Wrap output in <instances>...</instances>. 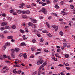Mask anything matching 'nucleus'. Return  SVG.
Masks as SVG:
<instances>
[{
  "instance_id": "nucleus-1",
  "label": "nucleus",
  "mask_w": 75,
  "mask_h": 75,
  "mask_svg": "<svg viewBox=\"0 0 75 75\" xmlns=\"http://www.w3.org/2000/svg\"><path fill=\"white\" fill-rule=\"evenodd\" d=\"M43 63V61L40 59L37 62V65H40V64H42Z\"/></svg>"
},
{
  "instance_id": "nucleus-2",
  "label": "nucleus",
  "mask_w": 75,
  "mask_h": 75,
  "mask_svg": "<svg viewBox=\"0 0 75 75\" xmlns=\"http://www.w3.org/2000/svg\"><path fill=\"white\" fill-rule=\"evenodd\" d=\"M1 25L2 27H4L5 25H7V24L6 22H3L1 23Z\"/></svg>"
},
{
  "instance_id": "nucleus-3",
  "label": "nucleus",
  "mask_w": 75,
  "mask_h": 75,
  "mask_svg": "<svg viewBox=\"0 0 75 75\" xmlns=\"http://www.w3.org/2000/svg\"><path fill=\"white\" fill-rule=\"evenodd\" d=\"M47 62H45L42 65H41L40 67L39 68V69H40V70H41V68H42V67H44L45 65H47Z\"/></svg>"
},
{
  "instance_id": "nucleus-4",
  "label": "nucleus",
  "mask_w": 75,
  "mask_h": 75,
  "mask_svg": "<svg viewBox=\"0 0 75 75\" xmlns=\"http://www.w3.org/2000/svg\"><path fill=\"white\" fill-rule=\"evenodd\" d=\"M41 10L42 12H43L44 14H47V11H46L45 8H42Z\"/></svg>"
},
{
  "instance_id": "nucleus-5",
  "label": "nucleus",
  "mask_w": 75,
  "mask_h": 75,
  "mask_svg": "<svg viewBox=\"0 0 75 75\" xmlns=\"http://www.w3.org/2000/svg\"><path fill=\"white\" fill-rule=\"evenodd\" d=\"M53 28H54L55 31H57L58 30V26L55 25L53 26Z\"/></svg>"
},
{
  "instance_id": "nucleus-6",
  "label": "nucleus",
  "mask_w": 75,
  "mask_h": 75,
  "mask_svg": "<svg viewBox=\"0 0 75 75\" xmlns=\"http://www.w3.org/2000/svg\"><path fill=\"white\" fill-rule=\"evenodd\" d=\"M17 69H13V73H14L15 74H16L17 72H18V71H16Z\"/></svg>"
},
{
  "instance_id": "nucleus-7",
  "label": "nucleus",
  "mask_w": 75,
  "mask_h": 75,
  "mask_svg": "<svg viewBox=\"0 0 75 75\" xmlns=\"http://www.w3.org/2000/svg\"><path fill=\"white\" fill-rule=\"evenodd\" d=\"M31 21L32 23H36V22H37V21H36V20L34 19H33L31 20Z\"/></svg>"
},
{
  "instance_id": "nucleus-8",
  "label": "nucleus",
  "mask_w": 75,
  "mask_h": 75,
  "mask_svg": "<svg viewBox=\"0 0 75 75\" xmlns=\"http://www.w3.org/2000/svg\"><path fill=\"white\" fill-rule=\"evenodd\" d=\"M21 17L23 18H27V16L25 15H22Z\"/></svg>"
},
{
  "instance_id": "nucleus-9",
  "label": "nucleus",
  "mask_w": 75,
  "mask_h": 75,
  "mask_svg": "<svg viewBox=\"0 0 75 75\" xmlns=\"http://www.w3.org/2000/svg\"><path fill=\"white\" fill-rule=\"evenodd\" d=\"M7 38L8 39H13V37L12 36H10L7 37Z\"/></svg>"
},
{
  "instance_id": "nucleus-10",
  "label": "nucleus",
  "mask_w": 75,
  "mask_h": 75,
  "mask_svg": "<svg viewBox=\"0 0 75 75\" xmlns=\"http://www.w3.org/2000/svg\"><path fill=\"white\" fill-rule=\"evenodd\" d=\"M26 44L24 43H21L20 45V46H25Z\"/></svg>"
},
{
  "instance_id": "nucleus-11",
  "label": "nucleus",
  "mask_w": 75,
  "mask_h": 75,
  "mask_svg": "<svg viewBox=\"0 0 75 75\" xmlns=\"http://www.w3.org/2000/svg\"><path fill=\"white\" fill-rule=\"evenodd\" d=\"M23 56L24 57V58H27V56L26 55V53L23 54Z\"/></svg>"
},
{
  "instance_id": "nucleus-12",
  "label": "nucleus",
  "mask_w": 75,
  "mask_h": 75,
  "mask_svg": "<svg viewBox=\"0 0 75 75\" xmlns=\"http://www.w3.org/2000/svg\"><path fill=\"white\" fill-rule=\"evenodd\" d=\"M20 65V64H17L14 65V67H19Z\"/></svg>"
},
{
  "instance_id": "nucleus-13",
  "label": "nucleus",
  "mask_w": 75,
  "mask_h": 75,
  "mask_svg": "<svg viewBox=\"0 0 75 75\" xmlns=\"http://www.w3.org/2000/svg\"><path fill=\"white\" fill-rule=\"evenodd\" d=\"M19 50H20L19 48H16L15 50V51H16V52H18V51H19Z\"/></svg>"
},
{
  "instance_id": "nucleus-14",
  "label": "nucleus",
  "mask_w": 75,
  "mask_h": 75,
  "mask_svg": "<svg viewBox=\"0 0 75 75\" xmlns=\"http://www.w3.org/2000/svg\"><path fill=\"white\" fill-rule=\"evenodd\" d=\"M5 45L7 47H9L10 46V43L8 42L6 43Z\"/></svg>"
},
{
  "instance_id": "nucleus-15",
  "label": "nucleus",
  "mask_w": 75,
  "mask_h": 75,
  "mask_svg": "<svg viewBox=\"0 0 75 75\" xmlns=\"http://www.w3.org/2000/svg\"><path fill=\"white\" fill-rule=\"evenodd\" d=\"M5 29H8L9 30H10L11 28L9 26H5L4 27Z\"/></svg>"
},
{
  "instance_id": "nucleus-16",
  "label": "nucleus",
  "mask_w": 75,
  "mask_h": 75,
  "mask_svg": "<svg viewBox=\"0 0 75 75\" xmlns=\"http://www.w3.org/2000/svg\"><path fill=\"white\" fill-rule=\"evenodd\" d=\"M33 23H32L31 22H29L28 23V25H29V26H32V25H33Z\"/></svg>"
},
{
  "instance_id": "nucleus-17",
  "label": "nucleus",
  "mask_w": 75,
  "mask_h": 75,
  "mask_svg": "<svg viewBox=\"0 0 75 75\" xmlns=\"http://www.w3.org/2000/svg\"><path fill=\"white\" fill-rule=\"evenodd\" d=\"M16 28V25H13L12 27V29H15Z\"/></svg>"
},
{
  "instance_id": "nucleus-18",
  "label": "nucleus",
  "mask_w": 75,
  "mask_h": 75,
  "mask_svg": "<svg viewBox=\"0 0 75 75\" xmlns=\"http://www.w3.org/2000/svg\"><path fill=\"white\" fill-rule=\"evenodd\" d=\"M61 13H62V14L63 15H65V14H67V13H65L63 11H62L61 12Z\"/></svg>"
},
{
  "instance_id": "nucleus-19",
  "label": "nucleus",
  "mask_w": 75,
  "mask_h": 75,
  "mask_svg": "<svg viewBox=\"0 0 75 75\" xmlns=\"http://www.w3.org/2000/svg\"><path fill=\"white\" fill-rule=\"evenodd\" d=\"M31 26H32V28H35V27H36L35 25L33 24V23L32 24V25Z\"/></svg>"
},
{
  "instance_id": "nucleus-20",
  "label": "nucleus",
  "mask_w": 75,
  "mask_h": 75,
  "mask_svg": "<svg viewBox=\"0 0 75 75\" xmlns=\"http://www.w3.org/2000/svg\"><path fill=\"white\" fill-rule=\"evenodd\" d=\"M42 33H48V31L47 30H44L42 31Z\"/></svg>"
},
{
  "instance_id": "nucleus-21",
  "label": "nucleus",
  "mask_w": 75,
  "mask_h": 75,
  "mask_svg": "<svg viewBox=\"0 0 75 75\" xmlns=\"http://www.w3.org/2000/svg\"><path fill=\"white\" fill-rule=\"evenodd\" d=\"M30 12L29 11H25V14H30Z\"/></svg>"
},
{
  "instance_id": "nucleus-22",
  "label": "nucleus",
  "mask_w": 75,
  "mask_h": 75,
  "mask_svg": "<svg viewBox=\"0 0 75 75\" xmlns=\"http://www.w3.org/2000/svg\"><path fill=\"white\" fill-rule=\"evenodd\" d=\"M65 57L66 58H69V55L66 54L65 55Z\"/></svg>"
},
{
  "instance_id": "nucleus-23",
  "label": "nucleus",
  "mask_w": 75,
  "mask_h": 75,
  "mask_svg": "<svg viewBox=\"0 0 75 75\" xmlns=\"http://www.w3.org/2000/svg\"><path fill=\"white\" fill-rule=\"evenodd\" d=\"M63 47H67V44L66 43H64L63 45Z\"/></svg>"
},
{
  "instance_id": "nucleus-24",
  "label": "nucleus",
  "mask_w": 75,
  "mask_h": 75,
  "mask_svg": "<svg viewBox=\"0 0 75 75\" xmlns=\"http://www.w3.org/2000/svg\"><path fill=\"white\" fill-rule=\"evenodd\" d=\"M20 32L21 33H24L25 32L24 31V30L21 29L20 30Z\"/></svg>"
},
{
  "instance_id": "nucleus-25",
  "label": "nucleus",
  "mask_w": 75,
  "mask_h": 75,
  "mask_svg": "<svg viewBox=\"0 0 75 75\" xmlns=\"http://www.w3.org/2000/svg\"><path fill=\"white\" fill-rule=\"evenodd\" d=\"M40 42H43V41H44V39H43V38H41L40 39Z\"/></svg>"
},
{
  "instance_id": "nucleus-26",
  "label": "nucleus",
  "mask_w": 75,
  "mask_h": 75,
  "mask_svg": "<svg viewBox=\"0 0 75 75\" xmlns=\"http://www.w3.org/2000/svg\"><path fill=\"white\" fill-rule=\"evenodd\" d=\"M15 51V50L14 49H13L11 50V52L12 53H14V51Z\"/></svg>"
},
{
  "instance_id": "nucleus-27",
  "label": "nucleus",
  "mask_w": 75,
  "mask_h": 75,
  "mask_svg": "<svg viewBox=\"0 0 75 75\" xmlns=\"http://www.w3.org/2000/svg\"><path fill=\"white\" fill-rule=\"evenodd\" d=\"M54 7L56 8H59V7L58 5H55L54 6Z\"/></svg>"
},
{
  "instance_id": "nucleus-28",
  "label": "nucleus",
  "mask_w": 75,
  "mask_h": 75,
  "mask_svg": "<svg viewBox=\"0 0 75 75\" xmlns=\"http://www.w3.org/2000/svg\"><path fill=\"white\" fill-rule=\"evenodd\" d=\"M17 13L18 14H20V13H21V11L20 10H18L17 11Z\"/></svg>"
},
{
  "instance_id": "nucleus-29",
  "label": "nucleus",
  "mask_w": 75,
  "mask_h": 75,
  "mask_svg": "<svg viewBox=\"0 0 75 75\" xmlns=\"http://www.w3.org/2000/svg\"><path fill=\"white\" fill-rule=\"evenodd\" d=\"M52 16H57V14L55 13H52Z\"/></svg>"
},
{
  "instance_id": "nucleus-30",
  "label": "nucleus",
  "mask_w": 75,
  "mask_h": 75,
  "mask_svg": "<svg viewBox=\"0 0 75 75\" xmlns=\"http://www.w3.org/2000/svg\"><path fill=\"white\" fill-rule=\"evenodd\" d=\"M8 33V31H7V30H5L4 32V34H7V33Z\"/></svg>"
},
{
  "instance_id": "nucleus-31",
  "label": "nucleus",
  "mask_w": 75,
  "mask_h": 75,
  "mask_svg": "<svg viewBox=\"0 0 75 75\" xmlns=\"http://www.w3.org/2000/svg\"><path fill=\"white\" fill-rule=\"evenodd\" d=\"M4 58L1 55H0V59H3Z\"/></svg>"
},
{
  "instance_id": "nucleus-32",
  "label": "nucleus",
  "mask_w": 75,
  "mask_h": 75,
  "mask_svg": "<svg viewBox=\"0 0 75 75\" xmlns=\"http://www.w3.org/2000/svg\"><path fill=\"white\" fill-rule=\"evenodd\" d=\"M47 36H48V37H52V35H51V34L49 33L47 35Z\"/></svg>"
},
{
  "instance_id": "nucleus-33",
  "label": "nucleus",
  "mask_w": 75,
  "mask_h": 75,
  "mask_svg": "<svg viewBox=\"0 0 75 75\" xmlns=\"http://www.w3.org/2000/svg\"><path fill=\"white\" fill-rule=\"evenodd\" d=\"M9 12L10 13H13V12H14V10L13 9L11 10Z\"/></svg>"
},
{
  "instance_id": "nucleus-34",
  "label": "nucleus",
  "mask_w": 75,
  "mask_h": 75,
  "mask_svg": "<svg viewBox=\"0 0 75 75\" xmlns=\"http://www.w3.org/2000/svg\"><path fill=\"white\" fill-rule=\"evenodd\" d=\"M6 46H4L2 47V49H3V50H6Z\"/></svg>"
},
{
  "instance_id": "nucleus-35",
  "label": "nucleus",
  "mask_w": 75,
  "mask_h": 75,
  "mask_svg": "<svg viewBox=\"0 0 75 75\" xmlns=\"http://www.w3.org/2000/svg\"><path fill=\"white\" fill-rule=\"evenodd\" d=\"M32 42L33 43H35V42H36V40H35V39H33L32 40Z\"/></svg>"
},
{
  "instance_id": "nucleus-36",
  "label": "nucleus",
  "mask_w": 75,
  "mask_h": 75,
  "mask_svg": "<svg viewBox=\"0 0 75 75\" xmlns=\"http://www.w3.org/2000/svg\"><path fill=\"white\" fill-rule=\"evenodd\" d=\"M21 13L22 14H25V11H21Z\"/></svg>"
},
{
  "instance_id": "nucleus-37",
  "label": "nucleus",
  "mask_w": 75,
  "mask_h": 75,
  "mask_svg": "<svg viewBox=\"0 0 75 75\" xmlns=\"http://www.w3.org/2000/svg\"><path fill=\"white\" fill-rule=\"evenodd\" d=\"M52 58L53 59L54 61H56L57 60V59L55 57H53V58Z\"/></svg>"
},
{
  "instance_id": "nucleus-38",
  "label": "nucleus",
  "mask_w": 75,
  "mask_h": 75,
  "mask_svg": "<svg viewBox=\"0 0 75 75\" xmlns=\"http://www.w3.org/2000/svg\"><path fill=\"white\" fill-rule=\"evenodd\" d=\"M59 34L60 35H63V33H62V32L61 31L59 33Z\"/></svg>"
},
{
  "instance_id": "nucleus-39",
  "label": "nucleus",
  "mask_w": 75,
  "mask_h": 75,
  "mask_svg": "<svg viewBox=\"0 0 75 75\" xmlns=\"http://www.w3.org/2000/svg\"><path fill=\"white\" fill-rule=\"evenodd\" d=\"M25 31L26 33H28V29L27 28H25Z\"/></svg>"
},
{
  "instance_id": "nucleus-40",
  "label": "nucleus",
  "mask_w": 75,
  "mask_h": 75,
  "mask_svg": "<svg viewBox=\"0 0 75 75\" xmlns=\"http://www.w3.org/2000/svg\"><path fill=\"white\" fill-rule=\"evenodd\" d=\"M74 5H71L70 6V8L72 9L74 8Z\"/></svg>"
},
{
  "instance_id": "nucleus-41",
  "label": "nucleus",
  "mask_w": 75,
  "mask_h": 75,
  "mask_svg": "<svg viewBox=\"0 0 75 75\" xmlns=\"http://www.w3.org/2000/svg\"><path fill=\"white\" fill-rule=\"evenodd\" d=\"M46 25H47V26L48 28H50V26H49V24H48V23L46 22Z\"/></svg>"
},
{
  "instance_id": "nucleus-42",
  "label": "nucleus",
  "mask_w": 75,
  "mask_h": 75,
  "mask_svg": "<svg viewBox=\"0 0 75 75\" xmlns=\"http://www.w3.org/2000/svg\"><path fill=\"white\" fill-rule=\"evenodd\" d=\"M1 31H3V30H4V27H2L1 28Z\"/></svg>"
},
{
  "instance_id": "nucleus-43",
  "label": "nucleus",
  "mask_w": 75,
  "mask_h": 75,
  "mask_svg": "<svg viewBox=\"0 0 75 75\" xmlns=\"http://www.w3.org/2000/svg\"><path fill=\"white\" fill-rule=\"evenodd\" d=\"M55 56L57 57H58L59 56V54L58 53L56 54H55Z\"/></svg>"
},
{
  "instance_id": "nucleus-44",
  "label": "nucleus",
  "mask_w": 75,
  "mask_h": 75,
  "mask_svg": "<svg viewBox=\"0 0 75 75\" xmlns=\"http://www.w3.org/2000/svg\"><path fill=\"white\" fill-rule=\"evenodd\" d=\"M0 36L1 37V38H3L4 37V35H0Z\"/></svg>"
},
{
  "instance_id": "nucleus-45",
  "label": "nucleus",
  "mask_w": 75,
  "mask_h": 75,
  "mask_svg": "<svg viewBox=\"0 0 75 75\" xmlns=\"http://www.w3.org/2000/svg\"><path fill=\"white\" fill-rule=\"evenodd\" d=\"M32 6H36V4L32 3Z\"/></svg>"
},
{
  "instance_id": "nucleus-46",
  "label": "nucleus",
  "mask_w": 75,
  "mask_h": 75,
  "mask_svg": "<svg viewBox=\"0 0 75 75\" xmlns=\"http://www.w3.org/2000/svg\"><path fill=\"white\" fill-rule=\"evenodd\" d=\"M11 56L13 58H14V54L13 53L11 54Z\"/></svg>"
},
{
  "instance_id": "nucleus-47",
  "label": "nucleus",
  "mask_w": 75,
  "mask_h": 75,
  "mask_svg": "<svg viewBox=\"0 0 75 75\" xmlns=\"http://www.w3.org/2000/svg\"><path fill=\"white\" fill-rule=\"evenodd\" d=\"M39 54H41V52H37L36 53L35 55H37Z\"/></svg>"
},
{
  "instance_id": "nucleus-48",
  "label": "nucleus",
  "mask_w": 75,
  "mask_h": 75,
  "mask_svg": "<svg viewBox=\"0 0 75 75\" xmlns=\"http://www.w3.org/2000/svg\"><path fill=\"white\" fill-rule=\"evenodd\" d=\"M44 51H45V52H48V50H44Z\"/></svg>"
},
{
  "instance_id": "nucleus-49",
  "label": "nucleus",
  "mask_w": 75,
  "mask_h": 75,
  "mask_svg": "<svg viewBox=\"0 0 75 75\" xmlns=\"http://www.w3.org/2000/svg\"><path fill=\"white\" fill-rule=\"evenodd\" d=\"M25 35H23V40H25Z\"/></svg>"
},
{
  "instance_id": "nucleus-50",
  "label": "nucleus",
  "mask_w": 75,
  "mask_h": 75,
  "mask_svg": "<svg viewBox=\"0 0 75 75\" xmlns=\"http://www.w3.org/2000/svg\"><path fill=\"white\" fill-rule=\"evenodd\" d=\"M22 55H23V53H21L19 55V57H21Z\"/></svg>"
},
{
  "instance_id": "nucleus-51",
  "label": "nucleus",
  "mask_w": 75,
  "mask_h": 75,
  "mask_svg": "<svg viewBox=\"0 0 75 75\" xmlns=\"http://www.w3.org/2000/svg\"><path fill=\"white\" fill-rule=\"evenodd\" d=\"M30 5H28L26 6V7H27V8H30Z\"/></svg>"
},
{
  "instance_id": "nucleus-52",
  "label": "nucleus",
  "mask_w": 75,
  "mask_h": 75,
  "mask_svg": "<svg viewBox=\"0 0 75 75\" xmlns=\"http://www.w3.org/2000/svg\"><path fill=\"white\" fill-rule=\"evenodd\" d=\"M60 3L62 5H63L64 4V2L63 1H61Z\"/></svg>"
},
{
  "instance_id": "nucleus-53",
  "label": "nucleus",
  "mask_w": 75,
  "mask_h": 75,
  "mask_svg": "<svg viewBox=\"0 0 75 75\" xmlns=\"http://www.w3.org/2000/svg\"><path fill=\"white\" fill-rule=\"evenodd\" d=\"M46 5V3H43L42 4V6H45Z\"/></svg>"
},
{
  "instance_id": "nucleus-54",
  "label": "nucleus",
  "mask_w": 75,
  "mask_h": 75,
  "mask_svg": "<svg viewBox=\"0 0 75 75\" xmlns=\"http://www.w3.org/2000/svg\"><path fill=\"white\" fill-rule=\"evenodd\" d=\"M3 57H4V58H8V56L6 55H3Z\"/></svg>"
},
{
  "instance_id": "nucleus-55",
  "label": "nucleus",
  "mask_w": 75,
  "mask_h": 75,
  "mask_svg": "<svg viewBox=\"0 0 75 75\" xmlns=\"http://www.w3.org/2000/svg\"><path fill=\"white\" fill-rule=\"evenodd\" d=\"M13 14L14 16H16V15H17V13L16 12H13Z\"/></svg>"
},
{
  "instance_id": "nucleus-56",
  "label": "nucleus",
  "mask_w": 75,
  "mask_h": 75,
  "mask_svg": "<svg viewBox=\"0 0 75 75\" xmlns=\"http://www.w3.org/2000/svg\"><path fill=\"white\" fill-rule=\"evenodd\" d=\"M20 6H25L24 4H20Z\"/></svg>"
},
{
  "instance_id": "nucleus-57",
  "label": "nucleus",
  "mask_w": 75,
  "mask_h": 75,
  "mask_svg": "<svg viewBox=\"0 0 75 75\" xmlns=\"http://www.w3.org/2000/svg\"><path fill=\"white\" fill-rule=\"evenodd\" d=\"M30 57L31 58H34V56L33 55H31L30 56Z\"/></svg>"
},
{
  "instance_id": "nucleus-58",
  "label": "nucleus",
  "mask_w": 75,
  "mask_h": 75,
  "mask_svg": "<svg viewBox=\"0 0 75 75\" xmlns=\"http://www.w3.org/2000/svg\"><path fill=\"white\" fill-rule=\"evenodd\" d=\"M66 69H67L68 70H69L70 69V68L67 67L66 68Z\"/></svg>"
},
{
  "instance_id": "nucleus-59",
  "label": "nucleus",
  "mask_w": 75,
  "mask_h": 75,
  "mask_svg": "<svg viewBox=\"0 0 75 75\" xmlns=\"http://www.w3.org/2000/svg\"><path fill=\"white\" fill-rule=\"evenodd\" d=\"M21 71H19L18 72H17L18 74H20L21 73Z\"/></svg>"
},
{
  "instance_id": "nucleus-60",
  "label": "nucleus",
  "mask_w": 75,
  "mask_h": 75,
  "mask_svg": "<svg viewBox=\"0 0 75 75\" xmlns=\"http://www.w3.org/2000/svg\"><path fill=\"white\" fill-rule=\"evenodd\" d=\"M5 62H6V63H10V62L8 61H5Z\"/></svg>"
},
{
  "instance_id": "nucleus-61",
  "label": "nucleus",
  "mask_w": 75,
  "mask_h": 75,
  "mask_svg": "<svg viewBox=\"0 0 75 75\" xmlns=\"http://www.w3.org/2000/svg\"><path fill=\"white\" fill-rule=\"evenodd\" d=\"M41 51V49H37L38 51Z\"/></svg>"
},
{
  "instance_id": "nucleus-62",
  "label": "nucleus",
  "mask_w": 75,
  "mask_h": 75,
  "mask_svg": "<svg viewBox=\"0 0 75 75\" xmlns=\"http://www.w3.org/2000/svg\"><path fill=\"white\" fill-rule=\"evenodd\" d=\"M69 64L68 63H66L65 64V66H69Z\"/></svg>"
},
{
  "instance_id": "nucleus-63",
  "label": "nucleus",
  "mask_w": 75,
  "mask_h": 75,
  "mask_svg": "<svg viewBox=\"0 0 75 75\" xmlns=\"http://www.w3.org/2000/svg\"><path fill=\"white\" fill-rule=\"evenodd\" d=\"M58 66L59 67H62V66H63V65H62L61 64H60L59 65H58Z\"/></svg>"
},
{
  "instance_id": "nucleus-64",
  "label": "nucleus",
  "mask_w": 75,
  "mask_h": 75,
  "mask_svg": "<svg viewBox=\"0 0 75 75\" xmlns=\"http://www.w3.org/2000/svg\"><path fill=\"white\" fill-rule=\"evenodd\" d=\"M60 75H64V73H63V72L60 73Z\"/></svg>"
}]
</instances>
